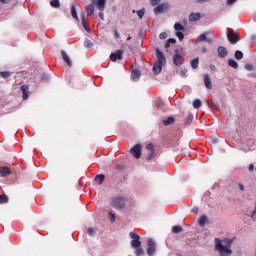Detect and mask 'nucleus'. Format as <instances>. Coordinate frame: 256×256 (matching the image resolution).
I'll return each instance as SVG.
<instances>
[{"mask_svg":"<svg viewBox=\"0 0 256 256\" xmlns=\"http://www.w3.org/2000/svg\"><path fill=\"white\" fill-rule=\"evenodd\" d=\"M214 242H215V249L216 251H218L220 256L233 255V250H231L233 241L231 239H224L221 241V239L215 238Z\"/></svg>","mask_w":256,"mask_h":256,"instance_id":"obj_1","label":"nucleus"},{"mask_svg":"<svg viewBox=\"0 0 256 256\" xmlns=\"http://www.w3.org/2000/svg\"><path fill=\"white\" fill-rule=\"evenodd\" d=\"M129 237H130V239H133L131 241V247H133V249H135V255H137V256L145 255V250H143V248H141V236H139L135 232H130Z\"/></svg>","mask_w":256,"mask_h":256,"instance_id":"obj_2","label":"nucleus"},{"mask_svg":"<svg viewBox=\"0 0 256 256\" xmlns=\"http://www.w3.org/2000/svg\"><path fill=\"white\" fill-rule=\"evenodd\" d=\"M156 57L157 61L153 66V72L155 75H159V73L163 71V66L167 63V59L165 58V55H163V52H161L159 49H156Z\"/></svg>","mask_w":256,"mask_h":256,"instance_id":"obj_3","label":"nucleus"},{"mask_svg":"<svg viewBox=\"0 0 256 256\" xmlns=\"http://www.w3.org/2000/svg\"><path fill=\"white\" fill-rule=\"evenodd\" d=\"M111 207H113V209L123 211V209L127 207V199L123 196H115L114 198H112Z\"/></svg>","mask_w":256,"mask_h":256,"instance_id":"obj_4","label":"nucleus"},{"mask_svg":"<svg viewBox=\"0 0 256 256\" xmlns=\"http://www.w3.org/2000/svg\"><path fill=\"white\" fill-rule=\"evenodd\" d=\"M227 39L231 45H237L241 41V36L239 33L235 32L233 29H228L227 31Z\"/></svg>","mask_w":256,"mask_h":256,"instance_id":"obj_5","label":"nucleus"},{"mask_svg":"<svg viewBox=\"0 0 256 256\" xmlns=\"http://www.w3.org/2000/svg\"><path fill=\"white\" fill-rule=\"evenodd\" d=\"M175 55L173 56V63L174 65H176V67H181V65H183V49H176L175 51Z\"/></svg>","mask_w":256,"mask_h":256,"instance_id":"obj_6","label":"nucleus"},{"mask_svg":"<svg viewBox=\"0 0 256 256\" xmlns=\"http://www.w3.org/2000/svg\"><path fill=\"white\" fill-rule=\"evenodd\" d=\"M148 248H147V255L153 256L157 252V246L155 245V241L153 239H148L147 242Z\"/></svg>","mask_w":256,"mask_h":256,"instance_id":"obj_7","label":"nucleus"},{"mask_svg":"<svg viewBox=\"0 0 256 256\" xmlns=\"http://www.w3.org/2000/svg\"><path fill=\"white\" fill-rule=\"evenodd\" d=\"M123 60V50H116L115 53L110 54V61L115 63V61Z\"/></svg>","mask_w":256,"mask_h":256,"instance_id":"obj_8","label":"nucleus"},{"mask_svg":"<svg viewBox=\"0 0 256 256\" xmlns=\"http://www.w3.org/2000/svg\"><path fill=\"white\" fill-rule=\"evenodd\" d=\"M167 9H169V5H167L165 3L158 4L154 8V13H155V15H161V13H166Z\"/></svg>","mask_w":256,"mask_h":256,"instance_id":"obj_9","label":"nucleus"},{"mask_svg":"<svg viewBox=\"0 0 256 256\" xmlns=\"http://www.w3.org/2000/svg\"><path fill=\"white\" fill-rule=\"evenodd\" d=\"M130 152L135 157V159H141V146H140V144H136L133 148H131Z\"/></svg>","mask_w":256,"mask_h":256,"instance_id":"obj_10","label":"nucleus"},{"mask_svg":"<svg viewBox=\"0 0 256 256\" xmlns=\"http://www.w3.org/2000/svg\"><path fill=\"white\" fill-rule=\"evenodd\" d=\"M61 56L63 61L66 63V65H68V67H73V61H71V57H69V55L67 54V52H65V50L61 51Z\"/></svg>","mask_w":256,"mask_h":256,"instance_id":"obj_11","label":"nucleus"},{"mask_svg":"<svg viewBox=\"0 0 256 256\" xmlns=\"http://www.w3.org/2000/svg\"><path fill=\"white\" fill-rule=\"evenodd\" d=\"M217 53H218V57H220V59H225V57H227V55H229L227 48H225L223 46L218 47Z\"/></svg>","mask_w":256,"mask_h":256,"instance_id":"obj_12","label":"nucleus"},{"mask_svg":"<svg viewBox=\"0 0 256 256\" xmlns=\"http://www.w3.org/2000/svg\"><path fill=\"white\" fill-rule=\"evenodd\" d=\"M203 77L206 89H209L211 91V89H213V82H211V77L209 76V74H204Z\"/></svg>","mask_w":256,"mask_h":256,"instance_id":"obj_13","label":"nucleus"},{"mask_svg":"<svg viewBox=\"0 0 256 256\" xmlns=\"http://www.w3.org/2000/svg\"><path fill=\"white\" fill-rule=\"evenodd\" d=\"M20 89L22 91L23 100L27 101V99H29V85H22Z\"/></svg>","mask_w":256,"mask_h":256,"instance_id":"obj_14","label":"nucleus"},{"mask_svg":"<svg viewBox=\"0 0 256 256\" xmlns=\"http://www.w3.org/2000/svg\"><path fill=\"white\" fill-rule=\"evenodd\" d=\"M147 151H149L147 159H153L155 157V150L153 149V144L149 143L146 145Z\"/></svg>","mask_w":256,"mask_h":256,"instance_id":"obj_15","label":"nucleus"},{"mask_svg":"<svg viewBox=\"0 0 256 256\" xmlns=\"http://www.w3.org/2000/svg\"><path fill=\"white\" fill-rule=\"evenodd\" d=\"M209 34V32H206L204 34H201L199 37H198V42L201 43L203 41H206V43H213V39L211 38H207V35Z\"/></svg>","mask_w":256,"mask_h":256,"instance_id":"obj_16","label":"nucleus"},{"mask_svg":"<svg viewBox=\"0 0 256 256\" xmlns=\"http://www.w3.org/2000/svg\"><path fill=\"white\" fill-rule=\"evenodd\" d=\"M0 175L1 177H7V175H11V169L9 167H0Z\"/></svg>","mask_w":256,"mask_h":256,"instance_id":"obj_17","label":"nucleus"},{"mask_svg":"<svg viewBox=\"0 0 256 256\" xmlns=\"http://www.w3.org/2000/svg\"><path fill=\"white\" fill-rule=\"evenodd\" d=\"M140 78H141V71L137 70V69L133 70L132 73H131L132 81H137Z\"/></svg>","mask_w":256,"mask_h":256,"instance_id":"obj_18","label":"nucleus"},{"mask_svg":"<svg viewBox=\"0 0 256 256\" xmlns=\"http://www.w3.org/2000/svg\"><path fill=\"white\" fill-rule=\"evenodd\" d=\"M201 20V13H191L189 15V21H199Z\"/></svg>","mask_w":256,"mask_h":256,"instance_id":"obj_19","label":"nucleus"},{"mask_svg":"<svg viewBox=\"0 0 256 256\" xmlns=\"http://www.w3.org/2000/svg\"><path fill=\"white\" fill-rule=\"evenodd\" d=\"M71 15L73 19H75V21H79V16H77V7L75 6V4L71 6Z\"/></svg>","mask_w":256,"mask_h":256,"instance_id":"obj_20","label":"nucleus"},{"mask_svg":"<svg viewBox=\"0 0 256 256\" xmlns=\"http://www.w3.org/2000/svg\"><path fill=\"white\" fill-rule=\"evenodd\" d=\"M105 181V175L99 174L95 177V182L98 183V185H103V182Z\"/></svg>","mask_w":256,"mask_h":256,"instance_id":"obj_21","label":"nucleus"},{"mask_svg":"<svg viewBox=\"0 0 256 256\" xmlns=\"http://www.w3.org/2000/svg\"><path fill=\"white\" fill-rule=\"evenodd\" d=\"M86 13H87L88 17H91V15H93V13H95V7L93 5L86 6Z\"/></svg>","mask_w":256,"mask_h":256,"instance_id":"obj_22","label":"nucleus"},{"mask_svg":"<svg viewBox=\"0 0 256 256\" xmlns=\"http://www.w3.org/2000/svg\"><path fill=\"white\" fill-rule=\"evenodd\" d=\"M229 67H232V69H239V64L234 59L228 60Z\"/></svg>","mask_w":256,"mask_h":256,"instance_id":"obj_23","label":"nucleus"},{"mask_svg":"<svg viewBox=\"0 0 256 256\" xmlns=\"http://www.w3.org/2000/svg\"><path fill=\"white\" fill-rule=\"evenodd\" d=\"M175 123L174 117H168L166 120H163V124L168 127L169 125H173Z\"/></svg>","mask_w":256,"mask_h":256,"instance_id":"obj_24","label":"nucleus"},{"mask_svg":"<svg viewBox=\"0 0 256 256\" xmlns=\"http://www.w3.org/2000/svg\"><path fill=\"white\" fill-rule=\"evenodd\" d=\"M7 203H9V197L5 194H0V205H5Z\"/></svg>","mask_w":256,"mask_h":256,"instance_id":"obj_25","label":"nucleus"},{"mask_svg":"<svg viewBox=\"0 0 256 256\" xmlns=\"http://www.w3.org/2000/svg\"><path fill=\"white\" fill-rule=\"evenodd\" d=\"M81 21L85 31H89V26H87V19L85 18V13H82Z\"/></svg>","mask_w":256,"mask_h":256,"instance_id":"obj_26","label":"nucleus"},{"mask_svg":"<svg viewBox=\"0 0 256 256\" xmlns=\"http://www.w3.org/2000/svg\"><path fill=\"white\" fill-rule=\"evenodd\" d=\"M234 57L237 61H241V59H243V52L241 50H236Z\"/></svg>","mask_w":256,"mask_h":256,"instance_id":"obj_27","label":"nucleus"},{"mask_svg":"<svg viewBox=\"0 0 256 256\" xmlns=\"http://www.w3.org/2000/svg\"><path fill=\"white\" fill-rule=\"evenodd\" d=\"M106 2V0H97V7L98 9H100V11H103V9H105Z\"/></svg>","mask_w":256,"mask_h":256,"instance_id":"obj_28","label":"nucleus"},{"mask_svg":"<svg viewBox=\"0 0 256 256\" xmlns=\"http://www.w3.org/2000/svg\"><path fill=\"white\" fill-rule=\"evenodd\" d=\"M50 5L54 9H59V7H61V3L59 2V0H51Z\"/></svg>","mask_w":256,"mask_h":256,"instance_id":"obj_29","label":"nucleus"},{"mask_svg":"<svg viewBox=\"0 0 256 256\" xmlns=\"http://www.w3.org/2000/svg\"><path fill=\"white\" fill-rule=\"evenodd\" d=\"M174 29H175L176 31H185V26L182 25V24L179 23V22H176V23L174 24Z\"/></svg>","mask_w":256,"mask_h":256,"instance_id":"obj_30","label":"nucleus"},{"mask_svg":"<svg viewBox=\"0 0 256 256\" xmlns=\"http://www.w3.org/2000/svg\"><path fill=\"white\" fill-rule=\"evenodd\" d=\"M202 105H203V103L199 99H196L193 101L194 109H201Z\"/></svg>","mask_w":256,"mask_h":256,"instance_id":"obj_31","label":"nucleus"},{"mask_svg":"<svg viewBox=\"0 0 256 256\" xmlns=\"http://www.w3.org/2000/svg\"><path fill=\"white\" fill-rule=\"evenodd\" d=\"M191 67L192 69H198L199 68V58H196L191 61Z\"/></svg>","mask_w":256,"mask_h":256,"instance_id":"obj_32","label":"nucleus"},{"mask_svg":"<svg viewBox=\"0 0 256 256\" xmlns=\"http://www.w3.org/2000/svg\"><path fill=\"white\" fill-rule=\"evenodd\" d=\"M198 223H199L200 227H203V225H205V223H207V216H205V215L201 216Z\"/></svg>","mask_w":256,"mask_h":256,"instance_id":"obj_33","label":"nucleus"},{"mask_svg":"<svg viewBox=\"0 0 256 256\" xmlns=\"http://www.w3.org/2000/svg\"><path fill=\"white\" fill-rule=\"evenodd\" d=\"M191 123H193V115L189 114L186 118V121H185V126H189L191 125Z\"/></svg>","mask_w":256,"mask_h":256,"instance_id":"obj_34","label":"nucleus"},{"mask_svg":"<svg viewBox=\"0 0 256 256\" xmlns=\"http://www.w3.org/2000/svg\"><path fill=\"white\" fill-rule=\"evenodd\" d=\"M0 75L3 79H9V77H11V72L9 71H3V72H0Z\"/></svg>","mask_w":256,"mask_h":256,"instance_id":"obj_35","label":"nucleus"},{"mask_svg":"<svg viewBox=\"0 0 256 256\" xmlns=\"http://www.w3.org/2000/svg\"><path fill=\"white\" fill-rule=\"evenodd\" d=\"M181 231H183V227L181 226H173L172 227V233H181Z\"/></svg>","mask_w":256,"mask_h":256,"instance_id":"obj_36","label":"nucleus"},{"mask_svg":"<svg viewBox=\"0 0 256 256\" xmlns=\"http://www.w3.org/2000/svg\"><path fill=\"white\" fill-rule=\"evenodd\" d=\"M176 37H178L179 41H183V39H185V34H183L181 31H177Z\"/></svg>","mask_w":256,"mask_h":256,"instance_id":"obj_37","label":"nucleus"},{"mask_svg":"<svg viewBox=\"0 0 256 256\" xmlns=\"http://www.w3.org/2000/svg\"><path fill=\"white\" fill-rule=\"evenodd\" d=\"M137 15H138L139 19H143V17L145 16V10H144V8L141 9V10H138V11H137Z\"/></svg>","mask_w":256,"mask_h":256,"instance_id":"obj_38","label":"nucleus"},{"mask_svg":"<svg viewBox=\"0 0 256 256\" xmlns=\"http://www.w3.org/2000/svg\"><path fill=\"white\" fill-rule=\"evenodd\" d=\"M84 47H87L89 49V47H93V42H91V40L86 39L84 41Z\"/></svg>","mask_w":256,"mask_h":256,"instance_id":"obj_39","label":"nucleus"},{"mask_svg":"<svg viewBox=\"0 0 256 256\" xmlns=\"http://www.w3.org/2000/svg\"><path fill=\"white\" fill-rule=\"evenodd\" d=\"M41 81H44L45 83H47V81H49V75H47L46 73H43L41 75Z\"/></svg>","mask_w":256,"mask_h":256,"instance_id":"obj_40","label":"nucleus"},{"mask_svg":"<svg viewBox=\"0 0 256 256\" xmlns=\"http://www.w3.org/2000/svg\"><path fill=\"white\" fill-rule=\"evenodd\" d=\"M87 233H88V235H90V237H94L95 236V229L88 228Z\"/></svg>","mask_w":256,"mask_h":256,"instance_id":"obj_41","label":"nucleus"},{"mask_svg":"<svg viewBox=\"0 0 256 256\" xmlns=\"http://www.w3.org/2000/svg\"><path fill=\"white\" fill-rule=\"evenodd\" d=\"M245 69L246 71H253L255 69V67H253L252 64H245Z\"/></svg>","mask_w":256,"mask_h":256,"instance_id":"obj_42","label":"nucleus"},{"mask_svg":"<svg viewBox=\"0 0 256 256\" xmlns=\"http://www.w3.org/2000/svg\"><path fill=\"white\" fill-rule=\"evenodd\" d=\"M161 3V0H151L152 7H157Z\"/></svg>","mask_w":256,"mask_h":256,"instance_id":"obj_43","label":"nucleus"},{"mask_svg":"<svg viewBox=\"0 0 256 256\" xmlns=\"http://www.w3.org/2000/svg\"><path fill=\"white\" fill-rule=\"evenodd\" d=\"M160 39H167V32H161L159 34Z\"/></svg>","mask_w":256,"mask_h":256,"instance_id":"obj_44","label":"nucleus"},{"mask_svg":"<svg viewBox=\"0 0 256 256\" xmlns=\"http://www.w3.org/2000/svg\"><path fill=\"white\" fill-rule=\"evenodd\" d=\"M109 216H110L111 223H115V214L109 212Z\"/></svg>","mask_w":256,"mask_h":256,"instance_id":"obj_45","label":"nucleus"},{"mask_svg":"<svg viewBox=\"0 0 256 256\" xmlns=\"http://www.w3.org/2000/svg\"><path fill=\"white\" fill-rule=\"evenodd\" d=\"M114 37L115 39H119L121 37V34H119V31L114 30Z\"/></svg>","mask_w":256,"mask_h":256,"instance_id":"obj_46","label":"nucleus"},{"mask_svg":"<svg viewBox=\"0 0 256 256\" xmlns=\"http://www.w3.org/2000/svg\"><path fill=\"white\" fill-rule=\"evenodd\" d=\"M248 170H249V171H254V170H255V165H254V164H250V165L248 166Z\"/></svg>","mask_w":256,"mask_h":256,"instance_id":"obj_47","label":"nucleus"},{"mask_svg":"<svg viewBox=\"0 0 256 256\" xmlns=\"http://www.w3.org/2000/svg\"><path fill=\"white\" fill-rule=\"evenodd\" d=\"M233 3H237V0H227V5H233Z\"/></svg>","mask_w":256,"mask_h":256,"instance_id":"obj_48","label":"nucleus"},{"mask_svg":"<svg viewBox=\"0 0 256 256\" xmlns=\"http://www.w3.org/2000/svg\"><path fill=\"white\" fill-rule=\"evenodd\" d=\"M240 191H245V186L241 183L238 184Z\"/></svg>","mask_w":256,"mask_h":256,"instance_id":"obj_49","label":"nucleus"},{"mask_svg":"<svg viewBox=\"0 0 256 256\" xmlns=\"http://www.w3.org/2000/svg\"><path fill=\"white\" fill-rule=\"evenodd\" d=\"M0 3L7 5L8 3H11V0H0Z\"/></svg>","mask_w":256,"mask_h":256,"instance_id":"obj_50","label":"nucleus"},{"mask_svg":"<svg viewBox=\"0 0 256 256\" xmlns=\"http://www.w3.org/2000/svg\"><path fill=\"white\" fill-rule=\"evenodd\" d=\"M164 47H165V49H169V47H171V43L167 41V42L164 44Z\"/></svg>","mask_w":256,"mask_h":256,"instance_id":"obj_51","label":"nucleus"},{"mask_svg":"<svg viewBox=\"0 0 256 256\" xmlns=\"http://www.w3.org/2000/svg\"><path fill=\"white\" fill-rule=\"evenodd\" d=\"M167 41L170 43H177V40L174 38H169Z\"/></svg>","mask_w":256,"mask_h":256,"instance_id":"obj_52","label":"nucleus"},{"mask_svg":"<svg viewBox=\"0 0 256 256\" xmlns=\"http://www.w3.org/2000/svg\"><path fill=\"white\" fill-rule=\"evenodd\" d=\"M209 0H197V3H208Z\"/></svg>","mask_w":256,"mask_h":256,"instance_id":"obj_53","label":"nucleus"},{"mask_svg":"<svg viewBox=\"0 0 256 256\" xmlns=\"http://www.w3.org/2000/svg\"><path fill=\"white\" fill-rule=\"evenodd\" d=\"M198 211H199V209H197V208L192 209V213H198Z\"/></svg>","mask_w":256,"mask_h":256,"instance_id":"obj_54","label":"nucleus"},{"mask_svg":"<svg viewBox=\"0 0 256 256\" xmlns=\"http://www.w3.org/2000/svg\"><path fill=\"white\" fill-rule=\"evenodd\" d=\"M99 17H100V19L103 20V13H100V14H99Z\"/></svg>","mask_w":256,"mask_h":256,"instance_id":"obj_55","label":"nucleus"},{"mask_svg":"<svg viewBox=\"0 0 256 256\" xmlns=\"http://www.w3.org/2000/svg\"><path fill=\"white\" fill-rule=\"evenodd\" d=\"M210 69L215 70V65H211Z\"/></svg>","mask_w":256,"mask_h":256,"instance_id":"obj_56","label":"nucleus"},{"mask_svg":"<svg viewBox=\"0 0 256 256\" xmlns=\"http://www.w3.org/2000/svg\"><path fill=\"white\" fill-rule=\"evenodd\" d=\"M130 39H131V35H128L127 41H130Z\"/></svg>","mask_w":256,"mask_h":256,"instance_id":"obj_57","label":"nucleus"},{"mask_svg":"<svg viewBox=\"0 0 256 256\" xmlns=\"http://www.w3.org/2000/svg\"><path fill=\"white\" fill-rule=\"evenodd\" d=\"M252 39L255 40V39H256V36H252Z\"/></svg>","mask_w":256,"mask_h":256,"instance_id":"obj_58","label":"nucleus"},{"mask_svg":"<svg viewBox=\"0 0 256 256\" xmlns=\"http://www.w3.org/2000/svg\"><path fill=\"white\" fill-rule=\"evenodd\" d=\"M182 75H185V72L184 71H181Z\"/></svg>","mask_w":256,"mask_h":256,"instance_id":"obj_59","label":"nucleus"}]
</instances>
